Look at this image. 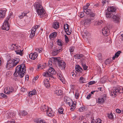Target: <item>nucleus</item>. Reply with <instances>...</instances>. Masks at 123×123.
I'll list each match as a JSON object with an SVG mask.
<instances>
[{
  "instance_id": "64",
  "label": "nucleus",
  "mask_w": 123,
  "mask_h": 123,
  "mask_svg": "<svg viewBox=\"0 0 123 123\" xmlns=\"http://www.w3.org/2000/svg\"><path fill=\"white\" fill-rule=\"evenodd\" d=\"M116 111L117 113H121V110L119 109H116Z\"/></svg>"
},
{
  "instance_id": "62",
  "label": "nucleus",
  "mask_w": 123,
  "mask_h": 123,
  "mask_svg": "<svg viewBox=\"0 0 123 123\" xmlns=\"http://www.w3.org/2000/svg\"><path fill=\"white\" fill-rule=\"evenodd\" d=\"M91 94H89L86 97V98L87 99H89L91 96Z\"/></svg>"
},
{
  "instance_id": "52",
  "label": "nucleus",
  "mask_w": 123,
  "mask_h": 123,
  "mask_svg": "<svg viewBox=\"0 0 123 123\" xmlns=\"http://www.w3.org/2000/svg\"><path fill=\"white\" fill-rule=\"evenodd\" d=\"M89 4H87L86 5V6H84L83 7V11H84L85 10H87L88 9V6L89 5Z\"/></svg>"
},
{
  "instance_id": "1",
  "label": "nucleus",
  "mask_w": 123,
  "mask_h": 123,
  "mask_svg": "<svg viewBox=\"0 0 123 123\" xmlns=\"http://www.w3.org/2000/svg\"><path fill=\"white\" fill-rule=\"evenodd\" d=\"M34 6L37 14L40 17L46 18L47 17V14L40 2L38 1L35 3Z\"/></svg>"
},
{
  "instance_id": "28",
  "label": "nucleus",
  "mask_w": 123,
  "mask_h": 123,
  "mask_svg": "<svg viewBox=\"0 0 123 123\" xmlns=\"http://www.w3.org/2000/svg\"><path fill=\"white\" fill-rule=\"evenodd\" d=\"M50 74H56V72L53 68L50 67L48 70Z\"/></svg>"
},
{
  "instance_id": "23",
  "label": "nucleus",
  "mask_w": 123,
  "mask_h": 123,
  "mask_svg": "<svg viewBox=\"0 0 123 123\" xmlns=\"http://www.w3.org/2000/svg\"><path fill=\"white\" fill-rule=\"evenodd\" d=\"M37 94V91L35 90H33L32 91L29 92L28 94V95L29 97H31L33 95Z\"/></svg>"
},
{
  "instance_id": "11",
  "label": "nucleus",
  "mask_w": 123,
  "mask_h": 123,
  "mask_svg": "<svg viewBox=\"0 0 123 123\" xmlns=\"http://www.w3.org/2000/svg\"><path fill=\"white\" fill-rule=\"evenodd\" d=\"M38 56L37 53L36 52L33 53H31L29 55V58L32 60L35 59Z\"/></svg>"
},
{
  "instance_id": "61",
  "label": "nucleus",
  "mask_w": 123,
  "mask_h": 123,
  "mask_svg": "<svg viewBox=\"0 0 123 123\" xmlns=\"http://www.w3.org/2000/svg\"><path fill=\"white\" fill-rule=\"evenodd\" d=\"M110 60H109L107 59L106 60L105 63V64H108L110 63Z\"/></svg>"
},
{
  "instance_id": "12",
  "label": "nucleus",
  "mask_w": 123,
  "mask_h": 123,
  "mask_svg": "<svg viewBox=\"0 0 123 123\" xmlns=\"http://www.w3.org/2000/svg\"><path fill=\"white\" fill-rule=\"evenodd\" d=\"M6 11L7 9L6 8L1 9L0 10V19L4 17Z\"/></svg>"
},
{
  "instance_id": "7",
  "label": "nucleus",
  "mask_w": 123,
  "mask_h": 123,
  "mask_svg": "<svg viewBox=\"0 0 123 123\" xmlns=\"http://www.w3.org/2000/svg\"><path fill=\"white\" fill-rule=\"evenodd\" d=\"M10 16H9L6 18L5 20L1 27L2 29L6 31H8L9 30L10 25L9 21L10 18Z\"/></svg>"
},
{
  "instance_id": "9",
  "label": "nucleus",
  "mask_w": 123,
  "mask_h": 123,
  "mask_svg": "<svg viewBox=\"0 0 123 123\" xmlns=\"http://www.w3.org/2000/svg\"><path fill=\"white\" fill-rule=\"evenodd\" d=\"M14 90L13 88L12 87H6L4 89V93L6 94H8L13 92Z\"/></svg>"
},
{
  "instance_id": "3",
  "label": "nucleus",
  "mask_w": 123,
  "mask_h": 123,
  "mask_svg": "<svg viewBox=\"0 0 123 123\" xmlns=\"http://www.w3.org/2000/svg\"><path fill=\"white\" fill-rule=\"evenodd\" d=\"M16 72L18 76L20 78H22L25 74V65L24 64H22L21 65L18 66L16 68Z\"/></svg>"
},
{
  "instance_id": "49",
  "label": "nucleus",
  "mask_w": 123,
  "mask_h": 123,
  "mask_svg": "<svg viewBox=\"0 0 123 123\" xmlns=\"http://www.w3.org/2000/svg\"><path fill=\"white\" fill-rule=\"evenodd\" d=\"M121 53L120 51H119L117 52L115 54V56H116V58H117L119 56L120 54Z\"/></svg>"
},
{
  "instance_id": "31",
  "label": "nucleus",
  "mask_w": 123,
  "mask_h": 123,
  "mask_svg": "<svg viewBox=\"0 0 123 123\" xmlns=\"http://www.w3.org/2000/svg\"><path fill=\"white\" fill-rule=\"evenodd\" d=\"M43 76L46 77H51V78H54L53 76L50 75L46 71L44 72L43 74Z\"/></svg>"
},
{
  "instance_id": "5",
  "label": "nucleus",
  "mask_w": 123,
  "mask_h": 123,
  "mask_svg": "<svg viewBox=\"0 0 123 123\" xmlns=\"http://www.w3.org/2000/svg\"><path fill=\"white\" fill-rule=\"evenodd\" d=\"M64 102L67 104H68L70 107V109L71 111H73L75 108L76 104L74 103L73 102L71 99L67 97H65L64 99Z\"/></svg>"
},
{
  "instance_id": "8",
  "label": "nucleus",
  "mask_w": 123,
  "mask_h": 123,
  "mask_svg": "<svg viewBox=\"0 0 123 123\" xmlns=\"http://www.w3.org/2000/svg\"><path fill=\"white\" fill-rule=\"evenodd\" d=\"M75 70L78 76H80L83 73L82 69L81 67L79 65L76 66Z\"/></svg>"
},
{
  "instance_id": "48",
  "label": "nucleus",
  "mask_w": 123,
  "mask_h": 123,
  "mask_svg": "<svg viewBox=\"0 0 123 123\" xmlns=\"http://www.w3.org/2000/svg\"><path fill=\"white\" fill-rule=\"evenodd\" d=\"M37 123H46L44 120L42 119H38L37 121Z\"/></svg>"
},
{
  "instance_id": "46",
  "label": "nucleus",
  "mask_w": 123,
  "mask_h": 123,
  "mask_svg": "<svg viewBox=\"0 0 123 123\" xmlns=\"http://www.w3.org/2000/svg\"><path fill=\"white\" fill-rule=\"evenodd\" d=\"M78 15L81 18H82L84 16V13L83 12H81L78 13Z\"/></svg>"
},
{
  "instance_id": "45",
  "label": "nucleus",
  "mask_w": 123,
  "mask_h": 123,
  "mask_svg": "<svg viewBox=\"0 0 123 123\" xmlns=\"http://www.w3.org/2000/svg\"><path fill=\"white\" fill-rule=\"evenodd\" d=\"M79 97V94L78 92V90H76L75 91V97L76 99H78Z\"/></svg>"
},
{
  "instance_id": "56",
  "label": "nucleus",
  "mask_w": 123,
  "mask_h": 123,
  "mask_svg": "<svg viewBox=\"0 0 123 123\" xmlns=\"http://www.w3.org/2000/svg\"><path fill=\"white\" fill-rule=\"evenodd\" d=\"M43 49L42 48L40 49H36V51L39 53H41Z\"/></svg>"
},
{
  "instance_id": "51",
  "label": "nucleus",
  "mask_w": 123,
  "mask_h": 123,
  "mask_svg": "<svg viewBox=\"0 0 123 123\" xmlns=\"http://www.w3.org/2000/svg\"><path fill=\"white\" fill-rule=\"evenodd\" d=\"M48 46L50 48H52L53 46V43L51 42H50L49 43H48Z\"/></svg>"
},
{
  "instance_id": "18",
  "label": "nucleus",
  "mask_w": 123,
  "mask_h": 123,
  "mask_svg": "<svg viewBox=\"0 0 123 123\" xmlns=\"http://www.w3.org/2000/svg\"><path fill=\"white\" fill-rule=\"evenodd\" d=\"M108 28L107 27H105L102 29V34L105 36H107L108 33Z\"/></svg>"
},
{
  "instance_id": "4",
  "label": "nucleus",
  "mask_w": 123,
  "mask_h": 123,
  "mask_svg": "<svg viewBox=\"0 0 123 123\" xmlns=\"http://www.w3.org/2000/svg\"><path fill=\"white\" fill-rule=\"evenodd\" d=\"M116 10V8L113 6L108 7L105 12L106 17L107 18H111Z\"/></svg>"
},
{
  "instance_id": "24",
  "label": "nucleus",
  "mask_w": 123,
  "mask_h": 123,
  "mask_svg": "<svg viewBox=\"0 0 123 123\" xmlns=\"http://www.w3.org/2000/svg\"><path fill=\"white\" fill-rule=\"evenodd\" d=\"M57 33L56 32H54L49 35V38L51 40H53L55 37L57 35Z\"/></svg>"
},
{
  "instance_id": "14",
  "label": "nucleus",
  "mask_w": 123,
  "mask_h": 123,
  "mask_svg": "<svg viewBox=\"0 0 123 123\" xmlns=\"http://www.w3.org/2000/svg\"><path fill=\"white\" fill-rule=\"evenodd\" d=\"M46 112L48 116L49 117H52L54 116L55 114L54 112L50 108H49Z\"/></svg>"
},
{
  "instance_id": "25",
  "label": "nucleus",
  "mask_w": 123,
  "mask_h": 123,
  "mask_svg": "<svg viewBox=\"0 0 123 123\" xmlns=\"http://www.w3.org/2000/svg\"><path fill=\"white\" fill-rule=\"evenodd\" d=\"M43 82L44 86L47 88L49 87L50 84L48 80L47 79H44Z\"/></svg>"
},
{
  "instance_id": "30",
  "label": "nucleus",
  "mask_w": 123,
  "mask_h": 123,
  "mask_svg": "<svg viewBox=\"0 0 123 123\" xmlns=\"http://www.w3.org/2000/svg\"><path fill=\"white\" fill-rule=\"evenodd\" d=\"M79 80L80 84H82L86 82V79L82 77H81L80 78Z\"/></svg>"
},
{
  "instance_id": "21",
  "label": "nucleus",
  "mask_w": 123,
  "mask_h": 123,
  "mask_svg": "<svg viewBox=\"0 0 123 123\" xmlns=\"http://www.w3.org/2000/svg\"><path fill=\"white\" fill-rule=\"evenodd\" d=\"M18 46H19L16 44H12L10 45L9 47L11 50H14L15 51L18 48Z\"/></svg>"
},
{
  "instance_id": "15",
  "label": "nucleus",
  "mask_w": 123,
  "mask_h": 123,
  "mask_svg": "<svg viewBox=\"0 0 123 123\" xmlns=\"http://www.w3.org/2000/svg\"><path fill=\"white\" fill-rule=\"evenodd\" d=\"M57 75L59 77V78L60 80L61 81L63 84L65 83V81L64 78L63 77L62 74L61 72H59L57 73Z\"/></svg>"
},
{
  "instance_id": "36",
  "label": "nucleus",
  "mask_w": 123,
  "mask_h": 123,
  "mask_svg": "<svg viewBox=\"0 0 123 123\" xmlns=\"http://www.w3.org/2000/svg\"><path fill=\"white\" fill-rule=\"evenodd\" d=\"M84 33V36H86L87 38L91 36L90 34L86 31H85Z\"/></svg>"
},
{
  "instance_id": "58",
  "label": "nucleus",
  "mask_w": 123,
  "mask_h": 123,
  "mask_svg": "<svg viewBox=\"0 0 123 123\" xmlns=\"http://www.w3.org/2000/svg\"><path fill=\"white\" fill-rule=\"evenodd\" d=\"M38 77L39 76L38 75H37L36 76L34 77L33 79V82H34L38 78Z\"/></svg>"
},
{
  "instance_id": "59",
  "label": "nucleus",
  "mask_w": 123,
  "mask_h": 123,
  "mask_svg": "<svg viewBox=\"0 0 123 123\" xmlns=\"http://www.w3.org/2000/svg\"><path fill=\"white\" fill-rule=\"evenodd\" d=\"M65 40L66 42L67 43L69 41V39L67 36L66 35H65Z\"/></svg>"
},
{
  "instance_id": "22",
  "label": "nucleus",
  "mask_w": 123,
  "mask_h": 123,
  "mask_svg": "<svg viewBox=\"0 0 123 123\" xmlns=\"http://www.w3.org/2000/svg\"><path fill=\"white\" fill-rule=\"evenodd\" d=\"M49 108L48 106L45 105H42L41 106V110L43 112L47 111Z\"/></svg>"
},
{
  "instance_id": "50",
  "label": "nucleus",
  "mask_w": 123,
  "mask_h": 123,
  "mask_svg": "<svg viewBox=\"0 0 123 123\" xmlns=\"http://www.w3.org/2000/svg\"><path fill=\"white\" fill-rule=\"evenodd\" d=\"M85 110V107L84 106L80 108L79 109V110L80 112H83Z\"/></svg>"
},
{
  "instance_id": "35",
  "label": "nucleus",
  "mask_w": 123,
  "mask_h": 123,
  "mask_svg": "<svg viewBox=\"0 0 123 123\" xmlns=\"http://www.w3.org/2000/svg\"><path fill=\"white\" fill-rule=\"evenodd\" d=\"M27 112L25 111H20L19 115L20 116H25L27 115Z\"/></svg>"
},
{
  "instance_id": "13",
  "label": "nucleus",
  "mask_w": 123,
  "mask_h": 123,
  "mask_svg": "<svg viewBox=\"0 0 123 123\" xmlns=\"http://www.w3.org/2000/svg\"><path fill=\"white\" fill-rule=\"evenodd\" d=\"M58 65L59 67L62 69H64L66 67V63L62 60L59 62Z\"/></svg>"
},
{
  "instance_id": "54",
  "label": "nucleus",
  "mask_w": 123,
  "mask_h": 123,
  "mask_svg": "<svg viewBox=\"0 0 123 123\" xmlns=\"http://www.w3.org/2000/svg\"><path fill=\"white\" fill-rule=\"evenodd\" d=\"M82 65L83 68V69L84 70H86L87 69L88 67L86 66L85 64H82Z\"/></svg>"
},
{
  "instance_id": "29",
  "label": "nucleus",
  "mask_w": 123,
  "mask_h": 123,
  "mask_svg": "<svg viewBox=\"0 0 123 123\" xmlns=\"http://www.w3.org/2000/svg\"><path fill=\"white\" fill-rule=\"evenodd\" d=\"M68 25L67 24H66L65 25H64V28L65 29V32L66 33H67V34L68 35H69L70 34V33L68 32V33H67V32L68 31H69L68 29Z\"/></svg>"
},
{
  "instance_id": "55",
  "label": "nucleus",
  "mask_w": 123,
  "mask_h": 123,
  "mask_svg": "<svg viewBox=\"0 0 123 123\" xmlns=\"http://www.w3.org/2000/svg\"><path fill=\"white\" fill-rule=\"evenodd\" d=\"M96 82V81H91L88 82V84L89 85H91L95 83Z\"/></svg>"
},
{
  "instance_id": "2",
  "label": "nucleus",
  "mask_w": 123,
  "mask_h": 123,
  "mask_svg": "<svg viewBox=\"0 0 123 123\" xmlns=\"http://www.w3.org/2000/svg\"><path fill=\"white\" fill-rule=\"evenodd\" d=\"M18 58H15L13 59H10L7 61L6 63V67L8 69L15 67L18 63L19 61Z\"/></svg>"
},
{
  "instance_id": "57",
  "label": "nucleus",
  "mask_w": 123,
  "mask_h": 123,
  "mask_svg": "<svg viewBox=\"0 0 123 123\" xmlns=\"http://www.w3.org/2000/svg\"><path fill=\"white\" fill-rule=\"evenodd\" d=\"M0 96H1L2 97L4 98H6L7 97V95L2 93H1L0 94Z\"/></svg>"
},
{
  "instance_id": "40",
  "label": "nucleus",
  "mask_w": 123,
  "mask_h": 123,
  "mask_svg": "<svg viewBox=\"0 0 123 123\" xmlns=\"http://www.w3.org/2000/svg\"><path fill=\"white\" fill-rule=\"evenodd\" d=\"M97 57L98 58V59L99 60L100 62H102V55L100 53L98 54L97 55Z\"/></svg>"
},
{
  "instance_id": "26",
  "label": "nucleus",
  "mask_w": 123,
  "mask_h": 123,
  "mask_svg": "<svg viewBox=\"0 0 123 123\" xmlns=\"http://www.w3.org/2000/svg\"><path fill=\"white\" fill-rule=\"evenodd\" d=\"M35 32V28H32L31 32V33L30 35V38H32L34 36Z\"/></svg>"
},
{
  "instance_id": "33",
  "label": "nucleus",
  "mask_w": 123,
  "mask_h": 123,
  "mask_svg": "<svg viewBox=\"0 0 123 123\" xmlns=\"http://www.w3.org/2000/svg\"><path fill=\"white\" fill-rule=\"evenodd\" d=\"M53 27L55 29H57L59 28V24L57 22H55L53 23Z\"/></svg>"
},
{
  "instance_id": "32",
  "label": "nucleus",
  "mask_w": 123,
  "mask_h": 123,
  "mask_svg": "<svg viewBox=\"0 0 123 123\" xmlns=\"http://www.w3.org/2000/svg\"><path fill=\"white\" fill-rule=\"evenodd\" d=\"M62 93V91L60 89L56 90L55 91V94L58 95H61Z\"/></svg>"
},
{
  "instance_id": "41",
  "label": "nucleus",
  "mask_w": 123,
  "mask_h": 123,
  "mask_svg": "<svg viewBox=\"0 0 123 123\" xmlns=\"http://www.w3.org/2000/svg\"><path fill=\"white\" fill-rule=\"evenodd\" d=\"M103 23V21L101 20L97 21L95 22L94 25H101Z\"/></svg>"
},
{
  "instance_id": "20",
  "label": "nucleus",
  "mask_w": 123,
  "mask_h": 123,
  "mask_svg": "<svg viewBox=\"0 0 123 123\" xmlns=\"http://www.w3.org/2000/svg\"><path fill=\"white\" fill-rule=\"evenodd\" d=\"M18 48H17L16 50L15 51L16 53L17 54L20 55V56H22L23 55V49L22 50L20 49V46H18Z\"/></svg>"
},
{
  "instance_id": "60",
  "label": "nucleus",
  "mask_w": 123,
  "mask_h": 123,
  "mask_svg": "<svg viewBox=\"0 0 123 123\" xmlns=\"http://www.w3.org/2000/svg\"><path fill=\"white\" fill-rule=\"evenodd\" d=\"M16 77H17L18 76V73H17V72H16V69L15 71V73L13 74Z\"/></svg>"
},
{
  "instance_id": "53",
  "label": "nucleus",
  "mask_w": 123,
  "mask_h": 123,
  "mask_svg": "<svg viewBox=\"0 0 123 123\" xmlns=\"http://www.w3.org/2000/svg\"><path fill=\"white\" fill-rule=\"evenodd\" d=\"M74 47H70L69 49L71 54L72 52L74 51Z\"/></svg>"
},
{
  "instance_id": "38",
  "label": "nucleus",
  "mask_w": 123,
  "mask_h": 123,
  "mask_svg": "<svg viewBox=\"0 0 123 123\" xmlns=\"http://www.w3.org/2000/svg\"><path fill=\"white\" fill-rule=\"evenodd\" d=\"M57 44L60 46L61 47L63 44L61 40L58 39L57 41Z\"/></svg>"
},
{
  "instance_id": "10",
  "label": "nucleus",
  "mask_w": 123,
  "mask_h": 123,
  "mask_svg": "<svg viewBox=\"0 0 123 123\" xmlns=\"http://www.w3.org/2000/svg\"><path fill=\"white\" fill-rule=\"evenodd\" d=\"M112 18L113 21L115 23H118L119 22L120 18L119 15H112Z\"/></svg>"
},
{
  "instance_id": "44",
  "label": "nucleus",
  "mask_w": 123,
  "mask_h": 123,
  "mask_svg": "<svg viewBox=\"0 0 123 123\" xmlns=\"http://www.w3.org/2000/svg\"><path fill=\"white\" fill-rule=\"evenodd\" d=\"M107 117H108L109 118L113 119V116L112 113H110V114H108L107 115Z\"/></svg>"
},
{
  "instance_id": "39",
  "label": "nucleus",
  "mask_w": 123,
  "mask_h": 123,
  "mask_svg": "<svg viewBox=\"0 0 123 123\" xmlns=\"http://www.w3.org/2000/svg\"><path fill=\"white\" fill-rule=\"evenodd\" d=\"M27 14V13H22L21 15L18 16L19 18L20 19L22 18L24 16H26Z\"/></svg>"
},
{
  "instance_id": "34",
  "label": "nucleus",
  "mask_w": 123,
  "mask_h": 123,
  "mask_svg": "<svg viewBox=\"0 0 123 123\" xmlns=\"http://www.w3.org/2000/svg\"><path fill=\"white\" fill-rule=\"evenodd\" d=\"M75 56L77 59H79L83 58L84 55L81 54H77L75 55Z\"/></svg>"
},
{
  "instance_id": "19",
  "label": "nucleus",
  "mask_w": 123,
  "mask_h": 123,
  "mask_svg": "<svg viewBox=\"0 0 123 123\" xmlns=\"http://www.w3.org/2000/svg\"><path fill=\"white\" fill-rule=\"evenodd\" d=\"M84 12L87 14H90L91 16L92 17H94L95 15L94 13L92 12L91 10V9H88L86 10H85Z\"/></svg>"
},
{
  "instance_id": "16",
  "label": "nucleus",
  "mask_w": 123,
  "mask_h": 123,
  "mask_svg": "<svg viewBox=\"0 0 123 123\" xmlns=\"http://www.w3.org/2000/svg\"><path fill=\"white\" fill-rule=\"evenodd\" d=\"M105 97L104 96H102L98 98L96 100L97 102L99 104H102L104 102L105 99Z\"/></svg>"
},
{
  "instance_id": "6",
  "label": "nucleus",
  "mask_w": 123,
  "mask_h": 123,
  "mask_svg": "<svg viewBox=\"0 0 123 123\" xmlns=\"http://www.w3.org/2000/svg\"><path fill=\"white\" fill-rule=\"evenodd\" d=\"M122 93H123V88L122 87L119 86L113 88L111 92V94L112 96H115Z\"/></svg>"
},
{
  "instance_id": "42",
  "label": "nucleus",
  "mask_w": 123,
  "mask_h": 123,
  "mask_svg": "<svg viewBox=\"0 0 123 123\" xmlns=\"http://www.w3.org/2000/svg\"><path fill=\"white\" fill-rule=\"evenodd\" d=\"M44 68V67L42 65L41 66V64H39L38 66V67L37 70H39L43 69Z\"/></svg>"
},
{
  "instance_id": "17",
  "label": "nucleus",
  "mask_w": 123,
  "mask_h": 123,
  "mask_svg": "<svg viewBox=\"0 0 123 123\" xmlns=\"http://www.w3.org/2000/svg\"><path fill=\"white\" fill-rule=\"evenodd\" d=\"M62 48L60 47L59 49H56L53 50L52 52V55H55L58 53L62 51Z\"/></svg>"
},
{
  "instance_id": "63",
  "label": "nucleus",
  "mask_w": 123,
  "mask_h": 123,
  "mask_svg": "<svg viewBox=\"0 0 123 123\" xmlns=\"http://www.w3.org/2000/svg\"><path fill=\"white\" fill-rule=\"evenodd\" d=\"M98 91H102L103 90V88L102 87H98Z\"/></svg>"
},
{
  "instance_id": "43",
  "label": "nucleus",
  "mask_w": 123,
  "mask_h": 123,
  "mask_svg": "<svg viewBox=\"0 0 123 123\" xmlns=\"http://www.w3.org/2000/svg\"><path fill=\"white\" fill-rule=\"evenodd\" d=\"M53 61V60L52 58V57L51 59L50 58L49 60L48 64L49 66L50 67L51 66H51L52 65Z\"/></svg>"
},
{
  "instance_id": "47",
  "label": "nucleus",
  "mask_w": 123,
  "mask_h": 123,
  "mask_svg": "<svg viewBox=\"0 0 123 123\" xmlns=\"http://www.w3.org/2000/svg\"><path fill=\"white\" fill-rule=\"evenodd\" d=\"M91 18L90 19H87L85 20V23L87 25L91 23Z\"/></svg>"
},
{
  "instance_id": "37",
  "label": "nucleus",
  "mask_w": 123,
  "mask_h": 123,
  "mask_svg": "<svg viewBox=\"0 0 123 123\" xmlns=\"http://www.w3.org/2000/svg\"><path fill=\"white\" fill-rule=\"evenodd\" d=\"M64 109L62 107H60L58 110V112L60 114H64Z\"/></svg>"
},
{
  "instance_id": "27",
  "label": "nucleus",
  "mask_w": 123,
  "mask_h": 123,
  "mask_svg": "<svg viewBox=\"0 0 123 123\" xmlns=\"http://www.w3.org/2000/svg\"><path fill=\"white\" fill-rule=\"evenodd\" d=\"M52 58L53 61L55 62H57L58 64L62 60L60 57H53Z\"/></svg>"
}]
</instances>
